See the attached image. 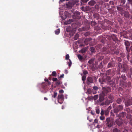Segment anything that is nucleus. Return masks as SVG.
Returning a JSON list of instances; mask_svg holds the SVG:
<instances>
[{
	"instance_id": "nucleus-1",
	"label": "nucleus",
	"mask_w": 132,
	"mask_h": 132,
	"mask_svg": "<svg viewBox=\"0 0 132 132\" xmlns=\"http://www.w3.org/2000/svg\"><path fill=\"white\" fill-rule=\"evenodd\" d=\"M114 112L117 114L121 111L123 110V108L122 105H116L113 106Z\"/></svg>"
},
{
	"instance_id": "nucleus-2",
	"label": "nucleus",
	"mask_w": 132,
	"mask_h": 132,
	"mask_svg": "<svg viewBox=\"0 0 132 132\" xmlns=\"http://www.w3.org/2000/svg\"><path fill=\"white\" fill-rule=\"evenodd\" d=\"M111 78L112 76H106L105 77H103L99 79V81L101 84H103L104 82H105L106 81H108L111 80Z\"/></svg>"
},
{
	"instance_id": "nucleus-3",
	"label": "nucleus",
	"mask_w": 132,
	"mask_h": 132,
	"mask_svg": "<svg viewBox=\"0 0 132 132\" xmlns=\"http://www.w3.org/2000/svg\"><path fill=\"white\" fill-rule=\"evenodd\" d=\"M125 105L127 107L132 105V98L128 97L125 101Z\"/></svg>"
},
{
	"instance_id": "nucleus-4",
	"label": "nucleus",
	"mask_w": 132,
	"mask_h": 132,
	"mask_svg": "<svg viewBox=\"0 0 132 132\" xmlns=\"http://www.w3.org/2000/svg\"><path fill=\"white\" fill-rule=\"evenodd\" d=\"M106 124L108 127L109 128L111 127L113 124V122L110 120L109 117L107 118L106 119Z\"/></svg>"
},
{
	"instance_id": "nucleus-5",
	"label": "nucleus",
	"mask_w": 132,
	"mask_h": 132,
	"mask_svg": "<svg viewBox=\"0 0 132 132\" xmlns=\"http://www.w3.org/2000/svg\"><path fill=\"white\" fill-rule=\"evenodd\" d=\"M124 41L125 42L124 44L126 46V50L128 52H130V49L129 47L130 46V43L127 40H124Z\"/></svg>"
},
{
	"instance_id": "nucleus-6",
	"label": "nucleus",
	"mask_w": 132,
	"mask_h": 132,
	"mask_svg": "<svg viewBox=\"0 0 132 132\" xmlns=\"http://www.w3.org/2000/svg\"><path fill=\"white\" fill-rule=\"evenodd\" d=\"M103 90V92L104 93L105 95L108 94V93L110 92L111 90V88L109 87H103L102 88Z\"/></svg>"
},
{
	"instance_id": "nucleus-7",
	"label": "nucleus",
	"mask_w": 132,
	"mask_h": 132,
	"mask_svg": "<svg viewBox=\"0 0 132 132\" xmlns=\"http://www.w3.org/2000/svg\"><path fill=\"white\" fill-rule=\"evenodd\" d=\"M126 115V113L125 112H122L120 113L119 114H116V117L121 119L122 118L124 117Z\"/></svg>"
},
{
	"instance_id": "nucleus-8",
	"label": "nucleus",
	"mask_w": 132,
	"mask_h": 132,
	"mask_svg": "<svg viewBox=\"0 0 132 132\" xmlns=\"http://www.w3.org/2000/svg\"><path fill=\"white\" fill-rule=\"evenodd\" d=\"M115 122L117 125L120 127L123 124V122L121 119L119 118L116 120Z\"/></svg>"
},
{
	"instance_id": "nucleus-9",
	"label": "nucleus",
	"mask_w": 132,
	"mask_h": 132,
	"mask_svg": "<svg viewBox=\"0 0 132 132\" xmlns=\"http://www.w3.org/2000/svg\"><path fill=\"white\" fill-rule=\"evenodd\" d=\"M106 75L113 76L115 75V71L113 69H109L106 72Z\"/></svg>"
},
{
	"instance_id": "nucleus-10",
	"label": "nucleus",
	"mask_w": 132,
	"mask_h": 132,
	"mask_svg": "<svg viewBox=\"0 0 132 132\" xmlns=\"http://www.w3.org/2000/svg\"><path fill=\"white\" fill-rule=\"evenodd\" d=\"M93 83V78L90 77H88L86 80V84L89 85Z\"/></svg>"
},
{
	"instance_id": "nucleus-11",
	"label": "nucleus",
	"mask_w": 132,
	"mask_h": 132,
	"mask_svg": "<svg viewBox=\"0 0 132 132\" xmlns=\"http://www.w3.org/2000/svg\"><path fill=\"white\" fill-rule=\"evenodd\" d=\"M73 1H70L68 3H66V5L68 8H71L74 5V4L72 2Z\"/></svg>"
},
{
	"instance_id": "nucleus-12",
	"label": "nucleus",
	"mask_w": 132,
	"mask_h": 132,
	"mask_svg": "<svg viewBox=\"0 0 132 132\" xmlns=\"http://www.w3.org/2000/svg\"><path fill=\"white\" fill-rule=\"evenodd\" d=\"M115 65V64L114 62L112 61H111L108 63L107 67L108 68H112L114 67Z\"/></svg>"
},
{
	"instance_id": "nucleus-13",
	"label": "nucleus",
	"mask_w": 132,
	"mask_h": 132,
	"mask_svg": "<svg viewBox=\"0 0 132 132\" xmlns=\"http://www.w3.org/2000/svg\"><path fill=\"white\" fill-rule=\"evenodd\" d=\"M124 16L126 18H130V14L128 11H124Z\"/></svg>"
},
{
	"instance_id": "nucleus-14",
	"label": "nucleus",
	"mask_w": 132,
	"mask_h": 132,
	"mask_svg": "<svg viewBox=\"0 0 132 132\" xmlns=\"http://www.w3.org/2000/svg\"><path fill=\"white\" fill-rule=\"evenodd\" d=\"M92 40V39L90 38H88L86 39L84 41L85 44L86 45H88Z\"/></svg>"
},
{
	"instance_id": "nucleus-15",
	"label": "nucleus",
	"mask_w": 132,
	"mask_h": 132,
	"mask_svg": "<svg viewBox=\"0 0 132 132\" xmlns=\"http://www.w3.org/2000/svg\"><path fill=\"white\" fill-rule=\"evenodd\" d=\"M107 82L108 85L112 87H113V85L115 83L114 81L112 80H111L108 81H107Z\"/></svg>"
},
{
	"instance_id": "nucleus-16",
	"label": "nucleus",
	"mask_w": 132,
	"mask_h": 132,
	"mask_svg": "<svg viewBox=\"0 0 132 132\" xmlns=\"http://www.w3.org/2000/svg\"><path fill=\"white\" fill-rule=\"evenodd\" d=\"M96 3L95 1L92 0L89 2L88 4L89 5L92 6L94 5Z\"/></svg>"
},
{
	"instance_id": "nucleus-17",
	"label": "nucleus",
	"mask_w": 132,
	"mask_h": 132,
	"mask_svg": "<svg viewBox=\"0 0 132 132\" xmlns=\"http://www.w3.org/2000/svg\"><path fill=\"white\" fill-rule=\"evenodd\" d=\"M128 69V66L126 64H124L123 66V70L122 71L123 72H125Z\"/></svg>"
},
{
	"instance_id": "nucleus-18",
	"label": "nucleus",
	"mask_w": 132,
	"mask_h": 132,
	"mask_svg": "<svg viewBox=\"0 0 132 132\" xmlns=\"http://www.w3.org/2000/svg\"><path fill=\"white\" fill-rule=\"evenodd\" d=\"M112 37L113 40L114 41L116 42H117L118 41V38L116 36V35L114 34L113 35H112Z\"/></svg>"
},
{
	"instance_id": "nucleus-19",
	"label": "nucleus",
	"mask_w": 132,
	"mask_h": 132,
	"mask_svg": "<svg viewBox=\"0 0 132 132\" xmlns=\"http://www.w3.org/2000/svg\"><path fill=\"white\" fill-rule=\"evenodd\" d=\"M107 96L109 99L111 100H112L114 98V96L112 94H107Z\"/></svg>"
},
{
	"instance_id": "nucleus-20",
	"label": "nucleus",
	"mask_w": 132,
	"mask_h": 132,
	"mask_svg": "<svg viewBox=\"0 0 132 132\" xmlns=\"http://www.w3.org/2000/svg\"><path fill=\"white\" fill-rule=\"evenodd\" d=\"M116 7L117 9L120 12H122L125 11L122 7L117 6Z\"/></svg>"
},
{
	"instance_id": "nucleus-21",
	"label": "nucleus",
	"mask_w": 132,
	"mask_h": 132,
	"mask_svg": "<svg viewBox=\"0 0 132 132\" xmlns=\"http://www.w3.org/2000/svg\"><path fill=\"white\" fill-rule=\"evenodd\" d=\"M60 100H64V95L63 94L59 95L58 96L57 99Z\"/></svg>"
},
{
	"instance_id": "nucleus-22",
	"label": "nucleus",
	"mask_w": 132,
	"mask_h": 132,
	"mask_svg": "<svg viewBox=\"0 0 132 132\" xmlns=\"http://www.w3.org/2000/svg\"><path fill=\"white\" fill-rule=\"evenodd\" d=\"M47 84L45 82H43L42 84V87L44 89L46 88V87L47 86Z\"/></svg>"
},
{
	"instance_id": "nucleus-23",
	"label": "nucleus",
	"mask_w": 132,
	"mask_h": 132,
	"mask_svg": "<svg viewBox=\"0 0 132 132\" xmlns=\"http://www.w3.org/2000/svg\"><path fill=\"white\" fill-rule=\"evenodd\" d=\"M73 20L72 19H69L68 21H66L64 22V24L66 25L70 23L71 22H72Z\"/></svg>"
},
{
	"instance_id": "nucleus-24",
	"label": "nucleus",
	"mask_w": 132,
	"mask_h": 132,
	"mask_svg": "<svg viewBox=\"0 0 132 132\" xmlns=\"http://www.w3.org/2000/svg\"><path fill=\"white\" fill-rule=\"evenodd\" d=\"M86 27H85L82 28H80L79 29V31H86L87 29H89V27H88L87 28H88V29H87L86 28Z\"/></svg>"
},
{
	"instance_id": "nucleus-25",
	"label": "nucleus",
	"mask_w": 132,
	"mask_h": 132,
	"mask_svg": "<svg viewBox=\"0 0 132 132\" xmlns=\"http://www.w3.org/2000/svg\"><path fill=\"white\" fill-rule=\"evenodd\" d=\"M122 99L121 98H118L116 100L117 103L119 104H120L122 102Z\"/></svg>"
},
{
	"instance_id": "nucleus-26",
	"label": "nucleus",
	"mask_w": 132,
	"mask_h": 132,
	"mask_svg": "<svg viewBox=\"0 0 132 132\" xmlns=\"http://www.w3.org/2000/svg\"><path fill=\"white\" fill-rule=\"evenodd\" d=\"M94 17L96 18L97 19H98L99 18V15L97 13H95L94 14Z\"/></svg>"
},
{
	"instance_id": "nucleus-27",
	"label": "nucleus",
	"mask_w": 132,
	"mask_h": 132,
	"mask_svg": "<svg viewBox=\"0 0 132 132\" xmlns=\"http://www.w3.org/2000/svg\"><path fill=\"white\" fill-rule=\"evenodd\" d=\"M126 83V87H130L131 86V82L130 81Z\"/></svg>"
},
{
	"instance_id": "nucleus-28",
	"label": "nucleus",
	"mask_w": 132,
	"mask_h": 132,
	"mask_svg": "<svg viewBox=\"0 0 132 132\" xmlns=\"http://www.w3.org/2000/svg\"><path fill=\"white\" fill-rule=\"evenodd\" d=\"M79 37V34L78 33H76L74 39L75 40H77Z\"/></svg>"
},
{
	"instance_id": "nucleus-29",
	"label": "nucleus",
	"mask_w": 132,
	"mask_h": 132,
	"mask_svg": "<svg viewBox=\"0 0 132 132\" xmlns=\"http://www.w3.org/2000/svg\"><path fill=\"white\" fill-rule=\"evenodd\" d=\"M90 51L92 53H94L95 52V48L93 47H90Z\"/></svg>"
},
{
	"instance_id": "nucleus-30",
	"label": "nucleus",
	"mask_w": 132,
	"mask_h": 132,
	"mask_svg": "<svg viewBox=\"0 0 132 132\" xmlns=\"http://www.w3.org/2000/svg\"><path fill=\"white\" fill-rule=\"evenodd\" d=\"M111 102V101L108 100H106L105 102V104L106 105H109Z\"/></svg>"
},
{
	"instance_id": "nucleus-31",
	"label": "nucleus",
	"mask_w": 132,
	"mask_h": 132,
	"mask_svg": "<svg viewBox=\"0 0 132 132\" xmlns=\"http://www.w3.org/2000/svg\"><path fill=\"white\" fill-rule=\"evenodd\" d=\"M104 97L102 96H101L99 97L98 100L100 102H102L104 100Z\"/></svg>"
},
{
	"instance_id": "nucleus-32",
	"label": "nucleus",
	"mask_w": 132,
	"mask_h": 132,
	"mask_svg": "<svg viewBox=\"0 0 132 132\" xmlns=\"http://www.w3.org/2000/svg\"><path fill=\"white\" fill-rule=\"evenodd\" d=\"M87 50V48L86 47L82 48L80 51L81 53H83L86 52Z\"/></svg>"
},
{
	"instance_id": "nucleus-33",
	"label": "nucleus",
	"mask_w": 132,
	"mask_h": 132,
	"mask_svg": "<svg viewBox=\"0 0 132 132\" xmlns=\"http://www.w3.org/2000/svg\"><path fill=\"white\" fill-rule=\"evenodd\" d=\"M113 132H121V130L117 128H115L113 130Z\"/></svg>"
},
{
	"instance_id": "nucleus-34",
	"label": "nucleus",
	"mask_w": 132,
	"mask_h": 132,
	"mask_svg": "<svg viewBox=\"0 0 132 132\" xmlns=\"http://www.w3.org/2000/svg\"><path fill=\"white\" fill-rule=\"evenodd\" d=\"M110 111L106 109L104 110V113L105 115H108L109 112Z\"/></svg>"
},
{
	"instance_id": "nucleus-35",
	"label": "nucleus",
	"mask_w": 132,
	"mask_h": 132,
	"mask_svg": "<svg viewBox=\"0 0 132 132\" xmlns=\"http://www.w3.org/2000/svg\"><path fill=\"white\" fill-rule=\"evenodd\" d=\"M98 96L97 95H95L93 97V99L94 100H96L98 98Z\"/></svg>"
},
{
	"instance_id": "nucleus-36",
	"label": "nucleus",
	"mask_w": 132,
	"mask_h": 132,
	"mask_svg": "<svg viewBox=\"0 0 132 132\" xmlns=\"http://www.w3.org/2000/svg\"><path fill=\"white\" fill-rule=\"evenodd\" d=\"M102 51L103 52H105L104 53V54H106L107 53V52H106L107 50V48L105 47H103L102 49Z\"/></svg>"
},
{
	"instance_id": "nucleus-37",
	"label": "nucleus",
	"mask_w": 132,
	"mask_h": 132,
	"mask_svg": "<svg viewBox=\"0 0 132 132\" xmlns=\"http://www.w3.org/2000/svg\"><path fill=\"white\" fill-rule=\"evenodd\" d=\"M121 77L124 80H126L127 79V77L125 75H122L121 76Z\"/></svg>"
},
{
	"instance_id": "nucleus-38",
	"label": "nucleus",
	"mask_w": 132,
	"mask_h": 132,
	"mask_svg": "<svg viewBox=\"0 0 132 132\" xmlns=\"http://www.w3.org/2000/svg\"><path fill=\"white\" fill-rule=\"evenodd\" d=\"M78 57L80 61L82 60L83 59L82 57L80 54H79L78 55Z\"/></svg>"
},
{
	"instance_id": "nucleus-39",
	"label": "nucleus",
	"mask_w": 132,
	"mask_h": 132,
	"mask_svg": "<svg viewBox=\"0 0 132 132\" xmlns=\"http://www.w3.org/2000/svg\"><path fill=\"white\" fill-rule=\"evenodd\" d=\"M55 34L56 35L59 34L60 32V30L59 29H58L55 31Z\"/></svg>"
},
{
	"instance_id": "nucleus-40",
	"label": "nucleus",
	"mask_w": 132,
	"mask_h": 132,
	"mask_svg": "<svg viewBox=\"0 0 132 132\" xmlns=\"http://www.w3.org/2000/svg\"><path fill=\"white\" fill-rule=\"evenodd\" d=\"M102 27L103 29H104V30H108L109 29V28L108 27H105L104 26H102Z\"/></svg>"
},
{
	"instance_id": "nucleus-41",
	"label": "nucleus",
	"mask_w": 132,
	"mask_h": 132,
	"mask_svg": "<svg viewBox=\"0 0 132 132\" xmlns=\"http://www.w3.org/2000/svg\"><path fill=\"white\" fill-rule=\"evenodd\" d=\"M94 60H93V59H91L90 60H89L88 61V63L89 64H92V63H93V62H94Z\"/></svg>"
},
{
	"instance_id": "nucleus-42",
	"label": "nucleus",
	"mask_w": 132,
	"mask_h": 132,
	"mask_svg": "<svg viewBox=\"0 0 132 132\" xmlns=\"http://www.w3.org/2000/svg\"><path fill=\"white\" fill-rule=\"evenodd\" d=\"M98 68L100 69H102L103 67V66L102 64V62H101L98 65Z\"/></svg>"
},
{
	"instance_id": "nucleus-43",
	"label": "nucleus",
	"mask_w": 132,
	"mask_h": 132,
	"mask_svg": "<svg viewBox=\"0 0 132 132\" xmlns=\"http://www.w3.org/2000/svg\"><path fill=\"white\" fill-rule=\"evenodd\" d=\"M100 28L97 26H96L94 28V29L95 30H98L100 29Z\"/></svg>"
},
{
	"instance_id": "nucleus-44",
	"label": "nucleus",
	"mask_w": 132,
	"mask_h": 132,
	"mask_svg": "<svg viewBox=\"0 0 132 132\" xmlns=\"http://www.w3.org/2000/svg\"><path fill=\"white\" fill-rule=\"evenodd\" d=\"M131 117V115L129 114H128L127 115L126 118L127 119H130Z\"/></svg>"
},
{
	"instance_id": "nucleus-45",
	"label": "nucleus",
	"mask_w": 132,
	"mask_h": 132,
	"mask_svg": "<svg viewBox=\"0 0 132 132\" xmlns=\"http://www.w3.org/2000/svg\"><path fill=\"white\" fill-rule=\"evenodd\" d=\"M130 3H127L125 5V6L127 7L128 10L130 9V6H129V4Z\"/></svg>"
},
{
	"instance_id": "nucleus-46",
	"label": "nucleus",
	"mask_w": 132,
	"mask_h": 132,
	"mask_svg": "<svg viewBox=\"0 0 132 132\" xmlns=\"http://www.w3.org/2000/svg\"><path fill=\"white\" fill-rule=\"evenodd\" d=\"M56 73L55 71H54L52 72V75L53 76L56 77Z\"/></svg>"
},
{
	"instance_id": "nucleus-47",
	"label": "nucleus",
	"mask_w": 132,
	"mask_h": 132,
	"mask_svg": "<svg viewBox=\"0 0 132 132\" xmlns=\"http://www.w3.org/2000/svg\"><path fill=\"white\" fill-rule=\"evenodd\" d=\"M64 101V100H60V99H57L58 102L60 104H62Z\"/></svg>"
},
{
	"instance_id": "nucleus-48",
	"label": "nucleus",
	"mask_w": 132,
	"mask_h": 132,
	"mask_svg": "<svg viewBox=\"0 0 132 132\" xmlns=\"http://www.w3.org/2000/svg\"><path fill=\"white\" fill-rule=\"evenodd\" d=\"M100 119L102 120H103L105 119V117L104 116H101L100 117Z\"/></svg>"
},
{
	"instance_id": "nucleus-49",
	"label": "nucleus",
	"mask_w": 132,
	"mask_h": 132,
	"mask_svg": "<svg viewBox=\"0 0 132 132\" xmlns=\"http://www.w3.org/2000/svg\"><path fill=\"white\" fill-rule=\"evenodd\" d=\"M96 112L97 114H99L100 113V110L98 108H96Z\"/></svg>"
},
{
	"instance_id": "nucleus-50",
	"label": "nucleus",
	"mask_w": 132,
	"mask_h": 132,
	"mask_svg": "<svg viewBox=\"0 0 132 132\" xmlns=\"http://www.w3.org/2000/svg\"><path fill=\"white\" fill-rule=\"evenodd\" d=\"M122 86L124 88H125L126 87V82H123L122 83Z\"/></svg>"
},
{
	"instance_id": "nucleus-51",
	"label": "nucleus",
	"mask_w": 132,
	"mask_h": 132,
	"mask_svg": "<svg viewBox=\"0 0 132 132\" xmlns=\"http://www.w3.org/2000/svg\"><path fill=\"white\" fill-rule=\"evenodd\" d=\"M104 110H103L102 109L100 114L101 116H103L104 114Z\"/></svg>"
},
{
	"instance_id": "nucleus-52",
	"label": "nucleus",
	"mask_w": 132,
	"mask_h": 132,
	"mask_svg": "<svg viewBox=\"0 0 132 132\" xmlns=\"http://www.w3.org/2000/svg\"><path fill=\"white\" fill-rule=\"evenodd\" d=\"M121 56L122 57H124L125 56V54L123 53H122L120 54Z\"/></svg>"
},
{
	"instance_id": "nucleus-53",
	"label": "nucleus",
	"mask_w": 132,
	"mask_h": 132,
	"mask_svg": "<svg viewBox=\"0 0 132 132\" xmlns=\"http://www.w3.org/2000/svg\"><path fill=\"white\" fill-rule=\"evenodd\" d=\"M86 76H83L82 77V80L83 81H85L86 79Z\"/></svg>"
},
{
	"instance_id": "nucleus-54",
	"label": "nucleus",
	"mask_w": 132,
	"mask_h": 132,
	"mask_svg": "<svg viewBox=\"0 0 132 132\" xmlns=\"http://www.w3.org/2000/svg\"><path fill=\"white\" fill-rule=\"evenodd\" d=\"M118 66L119 68H121L122 67V65L120 63H118Z\"/></svg>"
},
{
	"instance_id": "nucleus-55",
	"label": "nucleus",
	"mask_w": 132,
	"mask_h": 132,
	"mask_svg": "<svg viewBox=\"0 0 132 132\" xmlns=\"http://www.w3.org/2000/svg\"><path fill=\"white\" fill-rule=\"evenodd\" d=\"M126 1V0H120V2L122 5L125 4Z\"/></svg>"
},
{
	"instance_id": "nucleus-56",
	"label": "nucleus",
	"mask_w": 132,
	"mask_h": 132,
	"mask_svg": "<svg viewBox=\"0 0 132 132\" xmlns=\"http://www.w3.org/2000/svg\"><path fill=\"white\" fill-rule=\"evenodd\" d=\"M69 54H67L66 55L65 59L66 60H68L69 59Z\"/></svg>"
},
{
	"instance_id": "nucleus-57",
	"label": "nucleus",
	"mask_w": 132,
	"mask_h": 132,
	"mask_svg": "<svg viewBox=\"0 0 132 132\" xmlns=\"http://www.w3.org/2000/svg\"><path fill=\"white\" fill-rule=\"evenodd\" d=\"M90 33L89 32H86V33H85L84 35L85 36H87L90 35Z\"/></svg>"
},
{
	"instance_id": "nucleus-58",
	"label": "nucleus",
	"mask_w": 132,
	"mask_h": 132,
	"mask_svg": "<svg viewBox=\"0 0 132 132\" xmlns=\"http://www.w3.org/2000/svg\"><path fill=\"white\" fill-rule=\"evenodd\" d=\"M87 92L88 94H90L92 93V92L90 89H88L87 90Z\"/></svg>"
},
{
	"instance_id": "nucleus-59",
	"label": "nucleus",
	"mask_w": 132,
	"mask_h": 132,
	"mask_svg": "<svg viewBox=\"0 0 132 132\" xmlns=\"http://www.w3.org/2000/svg\"><path fill=\"white\" fill-rule=\"evenodd\" d=\"M57 95V93L56 92H54V95L52 96V97L54 98H55L56 96Z\"/></svg>"
},
{
	"instance_id": "nucleus-60",
	"label": "nucleus",
	"mask_w": 132,
	"mask_h": 132,
	"mask_svg": "<svg viewBox=\"0 0 132 132\" xmlns=\"http://www.w3.org/2000/svg\"><path fill=\"white\" fill-rule=\"evenodd\" d=\"M109 3L111 5H114V3L113 1H110L109 2Z\"/></svg>"
},
{
	"instance_id": "nucleus-61",
	"label": "nucleus",
	"mask_w": 132,
	"mask_h": 132,
	"mask_svg": "<svg viewBox=\"0 0 132 132\" xmlns=\"http://www.w3.org/2000/svg\"><path fill=\"white\" fill-rule=\"evenodd\" d=\"M93 89L95 90H98V88L97 86H94L93 87Z\"/></svg>"
},
{
	"instance_id": "nucleus-62",
	"label": "nucleus",
	"mask_w": 132,
	"mask_h": 132,
	"mask_svg": "<svg viewBox=\"0 0 132 132\" xmlns=\"http://www.w3.org/2000/svg\"><path fill=\"white\" fill-rule=\"evenodd\" d=\"M87 99L88 100L90 101L92 99H93V97L92 96L88 97L87 98Z\"/></svg>"
},
{
	"instance_id": "nucleus-63",
	"label": "nucleus",
	"mask_w": 132,
	"mask_h": 132,
	"mask_svg": "<svg viewBox=\"0 0 132 132\" xmlns=\"http://www.w3.org/2000/svg\"><path fill=\"white\" fill-rule=\"evenodd\" d=\"M98 122V120L97 119H95L94 120V122L93 123H97Z\"/></svg>"
},
{
	"instance_id": "nucleus-64",
	"label": "nucleus",
	"mask_w": 132,
	"mask_h": 132,
	"mask_svg": "<svg viewBox=\"0 0 132 132\" xmlns=\"http://www.w3.org/2000/svg\"><path fill=\"white\" fill-rule=\"evenodd\" d=\"M126 111L128 113H129L130 112V110L129 108H127L126 109Z\"/></svg>"
}]
</instances>
